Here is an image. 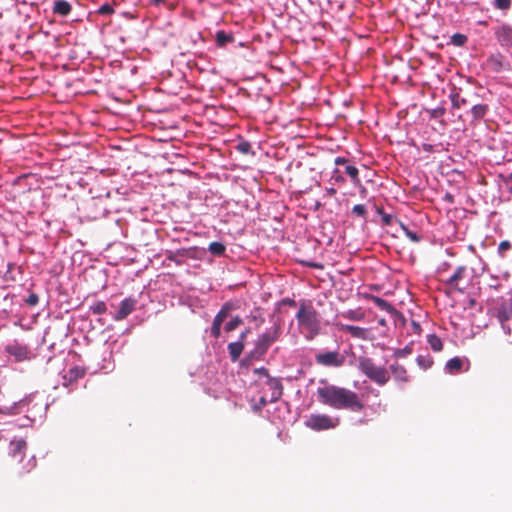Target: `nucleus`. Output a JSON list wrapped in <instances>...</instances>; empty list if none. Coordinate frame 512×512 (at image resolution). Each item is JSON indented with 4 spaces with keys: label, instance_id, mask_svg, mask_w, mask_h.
<instances>
[{
    "label": "nucleus",
    "instance_id": "nucleus-1",
    "mask_svg": "<svg viewBox=\"0 0 512 512\" xmlns=\"http://www.w3.org/2000/svg\"><path fill=\"white\" fill-rule=\"evenodd\" d=\"M316 393L320 403L336 410L360 412L365 408L360 395L345 387L326 384L318 387Z\"/></svg>",
    "mask_w": 512,
    "mask_h": 512
},
{
    "label": "nucleus",
    "instance_id": "nucleus-2",
    "mask_svg": "<svg viewBox=\"0 0 512 512\" xmlns=\"http://www.w3.org/2000/svg\"><path fill=\"white\" fill-rule=\"evenodd\" d=\"M295 318L299 333L307 341H312L320 335L322 320L319 312L314 308L312 301L301 300Z\"/></svg>",
    "mask_w": 512,
    "mask_h": 512
},
{
    "label": "nucleus",
    "instance_id": "nucleus-3",
    "mask_svg": "<svg viewBox=\"0 0 512 512\" xmlns=\"http://www.w3.org/2000/svg\"><path fill=\"white\" fill-rule=\"evenodd\" d=\"M254 383L261 389V394L267 396L270 402L277 401L283 393V386L278 378L269 375L268 370L264 367L253 370Z\"/></svg>",
    "mask_w": 512,
    "mask_h": 512
},
{
    "label": "nucleus",
    "instance_id": "nucleus-4",
    "mask_svg": "<svg viewBox=\"0 0 512 512\" xmlns=\"http://www.w3.org/2000/svg\"><path fill=\"white\" fill-rule=\"evenodd\" d=\"M281 335V326L275 323L272 327L267 328L255 341L254 348L250 352L252 359L261 360L269 347L276 342Z\"/></svg>",
    "mask_w": 512,
    "mask_h": 512
},
{
    "label": "nucleus",
    "instance_id": "nucleus-5",
    "mask_svg": "<svg viewBox=\"0 0 512 512\" xmlns=\"http://www.w3.org/2000/svg\"><path fill=\"white\" fill-rule=\"evenodd\" d=\"M359 369L367 378L379 386H384L390 379L389 371L383 366L376 365L368 357H361L359 359Z\"/></svg>",
    "mask_w": 512,
    "mask_h": 512
},
{
    "label": "nucleus",
    "instance_id": "nucleus-6",
    "mask_svg": "<svg viewBox=\"0 0 512 512\" xmlns=\"http://www.w3.org/2000/svg\"><path fill=\"white\" fill-rule=\"evenodd\" d=\"M339 424H340L339 417H332L327 414H311L305 420V426L314 431L334 429Z\"/></svg>",
    "mask_w": 512,
    "mask_h": 512
},
{
    "label": "nucleus",
    "instance_id": "nucleus-7",
    "mask_svg": "<svg viewBox=\"0 0 512 512\" xmlns=\"http://www.w3.org/2000/svg\"><path fill=\"white\" fill-rule=\"evenodd\" d=\"M4 351L8 356L12 357L15 362L30 361L35 357L31 348L18 340L9 342L4 347Z\"/></svg>",
    "mask_w": 512,
    "mask_h": 512
},
{
    "label": "nucleus",
    "instance_id": "nucleus-8",
    "mask_svg": "<svg viewBox=\"0 0 512 512\" xmlns=\"http://www.w3.org/2000/svg\"><path fill=\"white\" fill-rule=\"evenodd\" d=\"M491 313L500 322L504 332L511 335V328L506 323L512 318V300L501 299Z\"/></svg>",
    "mask_w": 512,
    "mask_h": 512
},
{
    "label": "nucleus",
    "instance_id": "nucleus-9",
    "mask_svg": "<svg viewBox=\"0 0 512 512\" xmlns=\"http://www.w3.org/2000/svg\"><path fill=\"white\" fill-rule=\"evenodd\" d=\"M345 360V356L338 350L323 351L315 355V362L323 367L338 368L344 365Z\"/></svg>",
    "mask_w": 512,
    "mask_h": 512
},
{
    "label": "nucleus",
    "instance_id": "nucleus-10",
    "mask_svg": "<svg viewBox=\"0 0 512 512\" xmlns=\"http://www.w3.org/2000/svg\"><path fill=\"white\" fill-rule=\"evenodd\" d=\"M466 274L467 268L465 266H459L444 283L454 290L463 292L466 287L462 286V281L466 278Z\"/></svg>",
    "mask_w": 512,
    "mask_h": 512
},
{
    "label": "nucleus",
    "instance_id": "nucleus-11",
    "mask_svg": "<svg viewBox=\"0 0 512 512\" xmlns=\"http://www.w3.org/2000/svg\"><path fill=\"white\" fill-rule=\"evenodd\" d=\"M494 35L502 47H512V26L502 23L494 29Z\"/></svg>",
    "mask_w": 512,
    "mask_h": 512
},
{
    "label": "nucleus",
    "instance_id": "nucleus-12",
    "mask_svg": "<svg viewBox=\"0 0 512 512\" xmlns=\"http://www.w3.org/2000/svg\"><path fill=\"white\" fill-rule=\"evenodd\" d=\"M27 450V442L25 439L21 437H14L10 441L9 445V454L18 462H21L24 459L25 453Z\"/></svg>",
    "mask_w": 512,
    "mask_h": 512
},
{
    "label": "nucleus",
    "instance_id": "nucleus-13",
    "mask_svg": "<svg viewBox=\"0 0 512 512\" xmlns=\"http://www.w3.org/2000/svg\"><path fill=\"white\" fill-rule=\"evenodd\" d=\"M137 301L131 297L125 298L121 301L119 309L114 314L113 318L116 321H121L130 315L136 307Z\"/></svg>",
    "mask_w": 512,
    "mask_h": 512
},
{
    "label": "nucleus",
    "instance_id": "nucleus-14",
    "mask_svg": "<svg viewBox=\"0 0 512 512\" xmlns=\"http://www.w3.org/2000/svg\"><path fill=\"white\" fill-rule=\"evenodd\" d=\"M86 374V370L80 366H74L66 371L62 376V384L65 387H69L73 385V383L77 382L79 379L83 378Z\"/></svg>",
    "mask_w": 512,
    "mask_h": 512
},
{
    "label": "nucleus",
    "instance_id": "nucleus-15",
    "mask_svg": "<svg viewBox=\"0 0 512 512\" xmlns=\"http://www.w3.org/2000/svg\"><path fill=\"white\" fill-rule=\"evenodd\" d=\"M336 326L339 330L349 333L353 338L365 340L367 338L368 330L366 328L337 323Z\"/></svg>",
    "mask_w": 512,
    "mask_h": 512
},
{
    "label": "nucleus",
    "instance_id": "nucleus-16",
    "mask_svg": "<svg viewBox=\"0 0 512 512\" xmlns=\"http://www.w3.org/2000/svg\"><path fill=\"white\" fill-rule=\"evenodd\" d=\"M489 111L487 104H476L470 109L471 124L477 125L486 116Z\"/></svg>",
    "mask_w": 512,
    "mask_h": 512
},
{
    "label": "nucleus",
    "instance_id": "nucleus-17",
    "mask_svg": "<svg viewBox=\"0 0 512 512\" xmlns=\"http://www.w3.org/2000/svg\"><path fill=\"white\" fill-rule=\"evenodd\" d=\"M390 372L397 382L406 383L409 381L405 367L399 363H393L389 367Z\"/></svg>",
    "mask_w": 512,
    "mask_h": 512
},
{
    "label": "nucleus",
    "instance_id": "nucleus-18",
    "mask_svg": "<svg viewBox=\"0 0 512 512\" xmlns=\"http://www.w3.org/2000/svg\"><path fill=\"white\" fill-rule=\"evenodd\" d=\"M487 65L493 72H500L504 68V57L501 54H493L487 58Z\"/></svg>",
    "mask_w": 512,
    "mask_h": 512
},
{
    "label": "nucleus",
    "instance_id": "nucleus-19",
    "mask_svg": "<svg viewBox=\"0 0 512 512\" xmlns=\"http://www.w3.org/2000/svg\"><path fill=\"white\" fill-rule=\"evenodd\" d=\"M244 349L242 341L231 342L228 344V352L232 361L238 360Z\"/></svg>",
    "mask_w": 512,
    "mask_h": 512
},
{
    "label": "nucleus",
    "instance_id": "nucleus-20",
    "mask_svg": "<svg viewBox=\"0 0 512 512\" xmlns=\"http://www.w3.org/2000/svg\"><path fill=\"white\" fill-rule=\"evenodd\" d=\"M463 360L459 357H453L447 361L445 370L450 374H457L462 370Z\"/></svg>",
    "mask_w": 512,
    "mask_h": 512
},
{
    "label": "nucleus",
    "instance_id": "nucleus-21",
    "mask_svg": "<svg viewBox=\"0 0 512 512\" xmlns=\"http://www.w3.org/2000/svg\"><path fill=\"white\" fill-rule=\"evenodd\" d=\"M71 5L69 2L59 0L54 3L53 12L61 16H67L71 12Z\"/></svg>",
    "mask_w": 512,
    "mask_h": 512
},
{
    "label": "nucleus",
    "instance_id": "nucleus-22",
    "mask_svg": "<svg viewBox=\"0 0 512 512\" xmlns=\"http://www.w3.org/2000/svg\"><path fill=\"white\" fill-rule=\"evenodd\" d=\"M341 316L350 321H361L365 318V313L359 308L342 312Z\"/></svg>",
    "mask_w": 512,
    "mask_h": 512
},
{
    "label": "nucleus",
    "instance_id": "nucleus-23",
    "mask_svg": "<svg viewBox=\"0 0 512 512\" xmlns=\"http://www.w3.org/2000/svg\"><path fill=\"white\" fill-rule=\"evenodd\" d=\"M234 41V37L230 33H226L223 30L216 32V44L219 47H224L226 44Z\"/></svg>",
    "mask_w": 512,
    "mask_h": 512
},
{
    "label": "nucleus",
    "instance_id": "nucleus-24",
    "mask_svg": "<svg viewBox=\"0 0 512 512\" xmlns=\"http://www.w3.org/2000/svg\"><path fill=\"white\" fill-rule=\"evenodd\" d=\"M345 172L347 173V175H349V177L351 178L352 183L355 186H361V180L359 178V170H358V168L356 166H354V165H347L345 167Z\"/></svg>",
    "mask_w": 512,
    "mask_h": 512
},
{
    "label": "nucleus",
    "instance_id": "nucleus-25",
    "mask_svg": "<svg viewBox=\"0 0 512 512\" xmlns=\"http://www.w3.org/2000/svg\"><path fill=\"white\" fill-rule=\"evenodd\" d=\"M427 342L429 343L431 349L435 352H440L443 349L442 340L435 334H429L427 336Z\"/></svg>",
    "mask_w": 512,
    "mask_h": 512
},
{
    "label": "nucleus",
    "instance_id": "nucleus-26",
    "mask_svg": "<svg viewBox=\"0 0 512 512\" xmlns=\"http://www.w3.org/2000/svg\"><path fill=\"white\" fill-rule=\"evenodd\" d=\"M223 322L224 320L215 315L211 326V336H213L215 339H218L221 335V325Z\"/></svg>",
    "mask_w": 512,
    "mask_h": 512
},
{
    "label": "nucleus",
    "instance_id": "nucleus-27",
    "mask_svg": "<svg viewBox=\"0 0 512 512\" xmlns=\"http://www.w3.org/2000/svg\"><path fill=\"white\" fill-rule=\"evenodd\" d=\"M209 252L214 256H222L226 247L221 242H211L208 247Z\"/></svg>",
    "mask_w": 512,
    "mask_h": 512
},
{
    "label": "nucleus",
    "instance_id": "nucleus-28",
    "mask_svg": "<svg viewBox=\"0 0 512 512\" xmlns=\"http://www.w3.org/2000/svg\"><path fill=\"white\" fill-rule=\"evenodd\" d=\"M235 308L234 304L231 302H226L223 304L219 312L216 314L222 320H226L229 316L230 312Z\"/></svg>",
    "mask_w": 512,
    "mask_h": 512
},
{
    "label": "nucleus",
    "instance_id": "nucleus-29",
    "mask_svg": "<svg viewBox=\"0 0 512 512\" xmlns=\"http://www.w3.org/2000/svg\"><path fill=\"white\" fill-rule=\"evenodd\" d=\"M107 310L106 303L104 301H96L90 306V311L93 314L101 315Z\"/></svg>",
    "mask_w": 512,
    "mask_h": 512
},
{
    "label": "nucleus",
    "instance_id": "nucleus-30",
    "mask_svg": "<svg viewBox=\"0 0 512 512\" xmlns=\"http://www.w3.org/2000/svg\"><path fill=\"white\" fill-rule=\"evenodd\" d=\"M241 324H242V319L239 316H235L225 324L224 329L226 332H231V331L235 330Z\"/></svg>",
    "mask_w": 512,
    "mask_h": 512
},
{
    "label": "nucleus",
    "instance_id": "nucleus-31",
    "mask_svg": "<svg viewBox=\"0 0 512 512\" xmlns=\"http://www.w3.org/2000/svg\"><path fill=\"white\" fill-rule=\"evenodd\" d=\"M492 5L495 9L507 11L511 8L512 0H494Z\"/></svg>",
    "mask_w": 512,
    "mask_h": 512
},
{
    "label": "nucleus",
    "instance_id": "nucleus-32",
    "mask_svg": "<svg viewBox=\"0 0 512 512\" xmlns=\"http://www.w3.org/2000/svg\"><path fill=\"white\" fill-rule=\"evenodd\" d=\"M451 101L453 107L458 109L467 104V100L464 97H462L459 93L452 94Z\"/></svg>",
    "mask_w": 512,
    "mask_h": 512
},
{
    "label": "nucleus",
    "instance_id": "nucleus-33",
    "mask_svg": "<svg viewBox=\"0 0 512 512\" xmlns=\"http://www.w3.org/2000/svg\"><path fill=\"white\" fill-rule=\"evenodd\" d=\"M399 224H400L401 229L404 231L405 235L407 236V238H409L413 242H419L420 241V236L416 232L411 231L402 222H399Z\"/></svg>",
    "mask_w": 512,
    "mask_h": 512
},
{
    "label": "nucleus",
    "instance_id": "nucleus-34",
    "mask_svg": "<svg viewBox=\"0 0 512 512\" xmlns=\"http://www.w3.org/2000/svg\"><path fill=\"white\" fill-rule=\"evenodd\" d=\"M372 301L375 305L381 310L389 311L391 309V305L385 300L377 296H371Z\"/></svg>",
    "mask_w": 512,
    "mask_h": 512
},
{
    "label": "nucleus",
    "instance_id": "nucleus-35",
    "mask_svg": "<svg viewBox=\"0 0 512 512\" xmlns=\"http://www.w3.org/2000/svg\"><path fill=\"white\" fill-rule=\"evenodd\" d=\"M468 38L466 35L461 33H455L451 37V43L455 46H463L467 42Z\"/></svg>",
    "mask_w": 512,
    "mask_h": 512
},
{
    "label": "nucleus",
    "instance_id": "nucleus-36",
    "mask_svg": "<svg viewBox=\"0 0 512 512\" xmlns=\"http://www.w3.org/2000/svg\"><path fill=\"white\" fill-rule=\"evenodd\" d=\"M378 213L381 215L382 224L385 226L392 225L395 218L391 214L384 213L382 209H378Z\"/></svg>",
    "mask_w": 512,
    "mask_h": 512
},
{
    "label": "nucleus",
    "instance_id": "nucleus-37",
    "mask_svg": "<svg viewBox=\"0 0 512 512\" xmlns=\"http://www.w3.org/2000/svg\"><path fill=\"white\" fill-rule=\"evenodd\" d=\"M512 245L508 240L501 241L498 246V254L500 257H505L506 252L511 249Z\"/></svg>",
    "mask_w": 512,
    "mask_h": 512
},
{
    "label": "nucleus",
    "instance_id": "nucleus-38",
    "mask_svg": "<svg viewBox=\"0 0 512 512\" xmlns=\"http://www.w3.org/2000/svg\"><path fill=\"white\" fill-rule=\"evenodd\" d=\"M352 213L358 217L365 218L366 214H367L365 205H363V204L354 205L352 208Z\"/></svg>",
    "mask_w": 512,
    "mask_h": 512
},
{
    "label": "nucleus",
    "instance_id": "nucleus-39",
    "mask_svg": "<svg viewBox=\"0 0 512 512\" xmlns=\"http://www.w3.org/2000/svg\"><path fill=\"white\" fill-rule=\"evenodd\" d=\"M97 13L100 15H111L114 13V8L110 4L106 3L98 8Z\"/></svg>",
    "mask_w": 512,
    "mask_h": 512
},
{
    "label": "nucleus",
    "instance_id": "nucleus-40",
    "mask_svg": "<svg viewBox=\"0 0 512 512\" xmlns=\"http://www.w3.org/2000/svg\"><path fill=\"white\" fill-rule=\"evenodd\" d=\"M237 150L243 154H248L251 151V144L247 141L238 143Z\"/></svg>",
    "mask_w": 512,
    "mask_h": 512
},
{
    "label": "nucleus",
    "instance_id": "nucleus-41",
    "mask_svg": "<svg viewBox=\"0 0 512 512\" xmlns=\"http://www.w3.org/2000/svg\"><path fill=\"white\" fill-rule=\"evenodd\" d=\"M267 403H271L270 400H267L266 395L261 394L258 403L254 405V410L260 411L264 406L267 405Z\"/></svg>",
    "mask_w": 512,
    "mask_h": 512
},
{
    "label": "nucleus",
    "instance_id": "nucleus-42",
    "mask_svg": "<svg viewBox=\"0 0 512 512\" xmlns=\"http://www.w3.org/2000/svg\"><path fill=\"white\" fill-rule=\"evenodd\" d=\"M38 302H39V297L36 293H30L26 299V303L29 306H35L38 304Z\"/></svg>",
    "mask_w": 512,
    "mask_h": 512
},
{
    "label": "nucleus",
    "instance_id": "nucleus-43",
    "mask_svg": "<svg viewBox=\"0 0 512 512\" xmlns=\"http://www.w3.org/2000/svg\"><path fill=\"white\" fill-rule=\"evenodd\" d=\"M332 179L337 183H344L345 179L343 176L339 175V170L335 169L333 171Z\"/></svg>",
    "mask_w": 512,
    "mask_h": 512
},
{
    "label": "nucleus",
    "instance_id": "nucleus-44",
    "mask_svg": "<svg viewBox=\"0 0 512 512\" xmlns=\"http://www.w3.org/2000/svg\"><path fill=\"white\" fill-rule=\"evenodd\" d=\"M372 409H373L374 412L381 413V412L386 411V406L383 405L381 403V401H379L376 405L372 406Z\"/></svg>",
    "mask_w": 512,
    "mask_h": 512
},
{
    "label": "nucleus",
    "instance_id": "nucleus-45",
    "mask_svg": "<svg viewBox=\"0 0 512 512\" xmlns=\"http://www.w3.org/2000/svg\"><path fill=\"white\" fill-rule=\"evenodd\" d=\"M282 302H283V304L289 305L291 307H296V306L299 307V303L297 304V302L291 298H285L282 300Z\"/></svg>",
    "mask_w": 512,
    "mask_h": 512
},
{
    "label": "nucleus",
    "instance_id": "nucleus-46",
    "mask_svg": "<svg viewBox=\"0 0 512 512\" xmlns=\"http://www.w3.org/2000/svg\"><path fill=\"white\" fill-rule=\"evenodd\" d=\"M334 162H335V164H336L337 166H339V165H344V164H346V163L348 162V160H347L346 158H344V157H337V158H335V161H334Z\"/></svg>",
    "mask_w": 512,
    "mask_h": 512
},
{
    "label": "nucleus",
    "instance_id": "nucleus-47",
    "mask_svg": "<svg viewBox=\"0 0 512 512\" xmlns=\"http://www.w3.org/2000/svg\"><path fill=\"white\" fill-rule=\"evenodd\" d=\"M248 332H249V329H247L246 331L242 332L240 334V336H239V340L238 341H242L244 343Z\"/></svg>",
    "mask_w": 512,
    "mask_h": 512
},
{
    "label": "nucleus",
    "instance_id": "nucleus-48",
    "mask_svg": "<svg viewBox=\"0 0 512 512\" xmlns=\"http://www.w3.org/2000/svg\"><path fill=\"white\" fill-rule=\"evenodd\" d=\"M326 193H327L328 195H330V196H333V195H335V194H336V189H334V188H327V189H326Z\"/></svg>",
    "mask_w": 512,
    "mask_h": 512
},
{
    "label": "nucleus",
    "instance_id": "nucleus-49",
    "mask_svg": "<svg viewBox=\"0 0 512 512\" xmlns=\"http://www.w3.org/2000/svg\"><path fill=\"white\" fill-rule=\"evenodd\" d=\"M165 0H150V2L156 6L162 4Z\"/></svg>",
    "mask_w": 512,
    "mask_h": 512
},
{
    "label": "nucleus",
    "instance_id": "nucleus-50",
    "mask_svg": "<svg viewBox=\"0 0 512 512\" xmlns=\"http://www.w3.org/2000/svg\"><path fill=\"white\" fill-rule=\"evenodd\" d=\"M368 391H369V392H371V393H374V395H375L376 397H378V396H379V391H377V390H375V389H373V388H368Z\"/></svg>",
    "mask_w": 512,
    "mask_h": 512
},
{
    "label": "nucleus",
    "instance_id": "nucleus-51",
    "mask_svg": "<svg viewBox=\"0 0 512 512\" xmlns=\"http://www.w3.org/2000/svg\"><path fill=\"white\" fill-rule=\"evenodd\" d=\"M308 265H309V267H313V268H322V266L320 264H316V263H309Z\"/></svg>",
    "mask_w": 512,
    "mask_h": 512
},
{
    "label": "nucleus",
    "instance_id": "nucleus-52",
    "mask_svg": "<svg viewBox=\"0 0 512 512\" xmlns=\"http://www.w3.org/2000/svg\"><path fill=\"white\" fill-rule=\"evenodd\" d=\"M445 199L448 200L449 202H453V196L451 194H446Z\"/></svg>",
    "mask_w": 512,
    "mask_h": 512
},
{
    "label": "nucleus",
    "instance_id": "nucleus-53",
    "mask_svg": "<svg viewBox=\"0 0 512 512\" xmlns=\"http://www.w3.org/2000/svg\"><path fill=\"white\" fill-rule=\"evenodd\" d=\"M360 188V192L362 194L366 193V188L361 184V186H358Z\"/></svg>",
    "mask_w": 512,
    "mask_h": 512
}]
</instances>
